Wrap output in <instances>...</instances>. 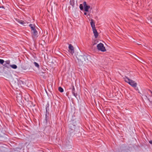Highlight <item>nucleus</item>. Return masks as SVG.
<instances>
[{
	"label": "nucleus",
	"mask_w": 152,
	"mask_h": 152,
	"mask_svg": "<svg viewBox=\"0 0 152 152\" xmlns=\"http://www.w3.org/2000/svg\"><path fill=\"white\" fill-rule=\"evenodd\" d=\"M124 79L126 82L128 83L133 87L135 89L137 90L138 89L137 87V83L135 81L130 79L126 77H125Z\"/></svg>",
	"instance_id": "1"
},
{
	"label": "nucleus",
	"mask_w": 152,
	"mask_h": 152,
	"mask_svg": "<svg viewBox=\"0 0 152 152\" xmlns=\"http://www.w3.org/2000/svg\"><path fill=\"white\" fill-rule=\"evenodd\" d=\"M98 49L102 52H104L106 51V49L104 45L102 43H100L98 44L97 46Z\"/></svg>",
	"instance_id": "2"
},
{
	"label": "nucleus",
	"mask_w": 152,
	"mask_h": 152,
	"mask_svg": "<svg viewBox=\"0 0 152 152\" xmlns=\"http://www.w3.org/2000/svg\"><path fill=\"white\" fill-rule=\"evenodd\" d=\"M32 31V36L33 39H36L38 37V32L36 29H34Z\"/></svg>",
	"instance_id": "3"
},
{
	"label": "nucleus",
	"mask_w": 152,
	"mask_h": 152,
	"mask_svg": "<svg viewBox=\"0 0 152 152\" xmlns=\"http://www.w3.org/2000/svg\"><path fill=\"white\" fill-rule=\"evenodd\" d=\"M69 51L72 55L74 53V47L71 44H69Z\"/></svg>",
	"instance_id": "4"
},
{
	"label": "nucleus",
	"mask_w": 152,
	"mask_h": 152,
	"mask_svg": "<svg viewBox=\"0 0 152 152\" xmlns=\"http://www.w3.org/2000/svg\"><path fill=\"white\" fill-rule=\"evenodd\" d=\"M83 5L85 11L86 12H88V9L90 8V6L87 5L86 2L85 1L83 2Z\"/></svg>",
	"instance_id": "5"
},
{
	"label": "nucleus",
	"mask_w": 152,
	"mask_h": 152,
	"mask_svg": "<svg viewBox=\"0 0 152 152\" xmlns=\"http://www.w3.org/2000/svg\"><path fill=\"white\" fill-rule=\"evenodd\" d=\"M17 22L20 24L23 25V26H26L28 24V23L26 21H23L19 19L17 20Z\"/></svg>",
	"instance_id": "6"
},
{
	"label": "nucleus",
	"mask_w": 152,
	"mask_h": 152,
	"mask_svg": "<svg viewBox=\"0 0 152 152\" xmlns=\"http://www.w3.org/2000/svg\"><path fill=\"white\" fill-rule=\"evenodd\" d=\"M82 58L81 59V61L83 62L84 61L87 62L88 61V58L86 56H81Z\"/></svg>",
	"instance_id": "7"
},
{
	"label": "nucleus",
	"mask_w": 152,
	"mask_h": 152,
	"mask_svg": "<svg viewBox=\"0 0 152 152\" xmlns=\"http://www.w3.org/2000/svg\"><path fill=\"white\" fill-rule=\"evenodd\" d=\"M90 24L92 29L95 28V23L94 22L93 20L92 19L91 20Z\"/></svg>",
	"instance_id": "8"
},
{
	"label": "nucleus",
	"mask_w": 152,
	"mask_h": 152,
	"mask_svg": "<svg viewBox=\"0 0 152 152\" xmlns=\"http://www.w3.org/2000/svg\"><path fill=\"white\" fill-rule=\"evenodd\" d=\"M92 30L94 36L95 37V38H97L98 36V34L96 29L95 28L93 29Z\"/></svg>",
	"instance_id": "9"
},
{
	"label": "nucleus",
	"mask_w": 152,
	"mask_h": 152,
	"mask_svg": "<svg viewBox=\"0 0 152 152\" xmlns=\"http://www.w3.org/2000/svg\"><path fill=\"white\" fill-rule=\"evenodd\" d=\"M10 66L13 69H16L17 68V66L15 64L10 65Z\"/></svg>",
	"instance_id": "10"
},
{
	"label": "nucleus",
	"mask_w": 152,
	"mask_h": 152,
	"mask_svg": "<svg viewBox=\"0 0 152 152\" xmlns=\"http://www.w3.org/2000/svg\"><path fill=\"white\" fill-rule=\"evenodd\" d=\"M29 26L31 28V31L34 30V29H35V28L34 27V25H33L31 24H29Z\"/></svg>",
	"instance_id": "11"
},
{
	"label": "nucleus",
	"mask_w": 152,
	"mask_h": 152,
	"mask_svg": "<svg viewBox=\"0 0 152 152\" xmlns=\"http://www.w3.org/2000/svg\"><path fill=\"white\" fill-rule=\"evenodd\" d=\"M5 64H4V66H6V64H9L10 63V61L9 60H7L5 61Z\"/></svg>",
	"instance_id": "12"
},
{
	"label": "nucleus",
	"mask_w": 152,
	"mask_h": 152,
	"mask_svg": "<svg viewBox=\"0 0 152 152\" xmlns=\"http://www.w3.org/2000/svg\"><path fill=\"white\" fill-rule=\"evenodd\" d=\"M84 6L83 5V4H80L79 6V7L80 10H83V7Z\"/></svg>",
	"instance_id": "13"
},
{
	"label": "nucleus",
	"mask_w": 152,
	"mask_h": 152,
	"mask_svg": "<svg viewBox=\"0 0 152 152\" xmlns=\"http://www.w3.org/2000/svg\"><path fill=\"white\" fill-rule=\"evenodd\" d=\"M58 90L61 92H63L64 91L63 88L60 87L58 88Z\"/></svg>",
	"instance_id": "14"
},
{
	"label": "nucleus",
	"mask_w": 152,
	"mask_h": 152,
	"mask_svg": "<svg viewBox=\"0 0 152 152\" xmlns=\"http://www.w3.org/2000/svg\"><path fill=\"white\" fill-rule=\"evenodd\" d=\"M34 65L35 66L37 67H38V68H39V64L37 63V62H34Z\"/></svg>",
	"instance_id": "15"
},
{
	"label": "nucleus",
	"mask_w": 152,
	"mask_h": 152,
	"mask_svg": "<svg viewBox=\"0 0 152 152\" xmlns=\"http://www.w3.org/2000/svg\"><path fill=\"white\" fill-rule=\"evenodd\" d=\"M73 88L72 89V93L73 94V95L75 96V88H74V87L73 86Z\"/></svg>",
	"instance_id": "16"
},
{
	"label": "nucleus",
	"mask_w": 152,
	"mask_h": 152,
	"mask_svg": "<svg viewBox=\"0 0 152 152\" xmlns=\"http://www.w3.org/2000/svg\"><path fill=\"white\" fill-rule=\"evenodd\" d=\"M4 62V61L1 59H0V64H3Z\"/></svg>",
	"instance_id": "17"
},
{
	"label": "nucleus",
	"mask_w": 152,
	"mask_h": 152,
	"mask_svg": "<svg viewBox=\"0 0 152 152\" xmlns=\"http://www.w3.org/2000/svg\"><path fill=\"white\" fill-rule=\"evenodd\" d=\"M149 142L151 144H152V140H150L149 141Z\"/></svg>",
	"instance_id": "18"
},
{
	"label": "nucleus",
	"mask_w": 152,
	"mask_h": 152,
	"mask_svg": "<svg viewBox=\"0 0 152 152\" xmlns=\"http://www.w3.org/2000/svg\"><path fill=\"white\" fill-rule=\"evenodd\" d=\"M84 14L85 15H87V13L86 12H84Z\"/></svg>",
	"instance_id": "19"
}]
</instances>
